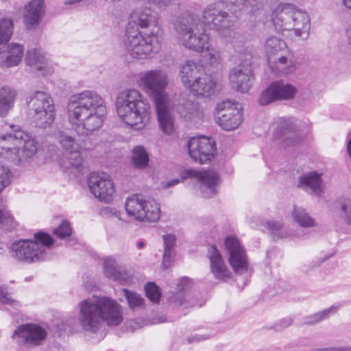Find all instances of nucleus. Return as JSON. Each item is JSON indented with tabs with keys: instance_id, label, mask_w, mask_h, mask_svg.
Listing matches in <instances>:
<instances>
[{
	"instance_id": "1",
	"label": "nucleus",
	"mask_w": 351,
	"mask_h": 351,
	"mask_svg": "<svg viewBox=\"0 0 351 351\" xmlns=\"http://www.w3.org/2000/svg\"><path fill=\"white\" fill-rule=\"evenodd\" d=\"M234 16L217 8L216 3H211L204 8L200 19L197 15L189 14L182 17L176 26L177 38L184 47L195 52L202 53L208 49L210 37L202 25L217 31L223 37L232 36Z\"/></svg>"
},
{
	"instance_id": "2",
	"label": "nucleus",
	"mask_w": 351,
	"mask_h": 351,
	"mask_svg": "<svg viewBox=\"0 0 351 351\" xmlns=\"http://www.w3.org/2000/svg\"><path fill=\"white\" fill-rule=\"evenodd\" d=\"M69 122L82 136H90L103 125L107 108L104 99L96 92L86 90L70 97L67 104Z\"/></svg>"
},
{
	"instance_id": "3",
	"label": "nucleus",
	"mask_w": 351,
	"mask_h": 351,
	"mask_svg": "<svg viewBox=\"0 0 351 351\" xmlns=\"http://www.w3.org/2000/svg\"><path fill=\"white\" fill-rule=\"evenodd\" d=\"M10 127L11 130L0 136V158L27 169L36 157L38 143L19 126Z\"/></svg>"
},
{
	"instance_id": "4",
	"label": "nucleus",
	"mask_w": 351,
	"mask_h": 351,
	"mask_svg": "<svg viewBox=\"0 0 351 351\" xmlns=\"http://www.w3.org/2000/svg\"><path fill=\"white\" fill-rule=\"evenodd\" d=\"M117 113L123 122L136 130L149 123L152 108L148 100L135 88L121 91L116 99Z\"/></svg>"
},
{
	"instance_id": "5",
	"label": "nucleus",
	"mask_w": 351,
	"mask_h": 351,
	"mask_svg": "<svg viewBox=\"0 0 351 351\" xmlns=\"http://www.w3.org/2000/svg\"><path fill=\"white\" fill-rule=\"evenodd\" d=\"M271 19L276 31H293L303 40L308 37L310 18L306 12L298 10L291 3H280L273 11Z\"/></svg>"
},
{
	"instance_id": "6",
	"label": "nucleus",
	"mask_w": 351,
	"mask_h": 351,
	"mask_svg": "<svg viewBox=\"0 0 351 351\" xmlns=\"http://www.w3.org/2000/svg\"><path fill=\"white\" fill-rule=\"evenodd\" d=\"M33 240H19L10 246V254L19 262L32 263L47 258L46 247L53 243V238L43 232L34 234Z\"/></svg>"
},
{
	"instance_id": "7",
	"label": "nucleus",
	"mask_w": 351,
	"mask_h": 351,
	"mask_svg": "<svg viewBox=\"0 0 351 351\" xmlns=\"http://www.w3.org/2000/svg\"><path fill=\"white\" fill-rule=\"evenodd\" d=\"M159 43L158 30L152 29L143 35L137 27L127 26L123 44L127 51L134 58L145 59Z\"/></svg>"
},
{
	"instance_id": "8",
	"label": "nucleus",
	"mask_w": 351,
	"mask_h": 351,
	"mask_svg": "<svg viewBox=\"0 0 351 351\" xmlns=\"http://www.w3.org/2000/svg\"><path fill=\"white\" fill-rule=\"evenodd\" d=\"M28 114L42 128L49 127L54 121L55 112L51 97L46 92L36 91L27 100Z\"/></svg>"
},
{
	"instance_id": "9",
	"label": "nucleus",
	"mask_w": 351,
	"mask_h": 351,
	"mask_svg": "<svg viewBox=\"0 0 351 351\" xmlns=\"http://www.w3.org/2000/svg\"><path fill=\"white\" fill-rule=\"evenodd\" d=\"M204 67H182L180 79L184 85L197 96L210 97L216 90L217 84Z\"/></svg>"
},
{
	"instance_id": "10",
	"label": "nucleus",
	"mask_w": 351,
	"mask_h": 351,
	"mask_svg": "<svg viewBox=\"0 0 351 351\" xmlns=\"http://www.w3.org/2000/svg\"><path fill=\"white\" fill-rule=\"evenodd\" d=\"M125 207L128 216L137 221L156 222L160 217V206L153 199L133 195L128 197Z\"/></svg>"
},
{
	"instance_id": "11",
	"label": "nucleus",
	"mask_w": 351,
	"mask_h": 351,
	"mask_svg": "<svg viewBox=\"0 0 351 351\" xmlns=\"http://www.w3.org/2000/svg\"><path fill=\"white\" fill-rule=\"evenodd\" d=\"M217 123L224 130L237 128L242 122L241 106L239 103L224 101L216 108Z\"/></svg>"
},
{
	"instance_id": "12",
	"label": "nucleus",
	"mask_w": 351,
	"mask_h": 351,
	"mask_svg": "<svg viewBox=\"0 0 351 351\" xmlns=\"http://www.w3.org/2000/svg\"><path fill=\"white\" fill-rule=\"evenodd\" d=\"M88 186L93 195L101 202H110L115 193L113 181L110 175L104 172L90 173Z\"/></svg>"
},
{
	"instance_id": "13",
	"label": "nucleus",
	"mask_w": 351,
	"mask_h": 351,
	"mask_svg": "<svg viewBox=\"0 0 351 351\" xmlns=\"http://www.w3.org/2000/svg\"><path fill=\"white\" fill-rule=\"evenodd\" d=\"M187 148L190 157L201 164L210 161L217 152L215 142L204 136L191 138Z\"/></svg>"
},
{
	"instance_id": "14",
	"label": "nucleus",
	"mask_w": 351,
	"mask_h": 351,
	"mask_svg": "<svg viewBox=\"0 0 351 351\" xmlns=\"http://www.w3.org/2000/svg\"><path fill=\"white\" fill-rule=\"evenodd\" d=\"M78 322L82 329L90 333H97L102 327L98 308L93 300H84L79 304Z\"/></svg>"
},
{
	"instance_id": "15",
	"label": "nucleus",
	"mask_w": 351,
	"mask_h": 351,
	"mask_svg": "<svg viewBox=\"0 0 351 351\" xmlns=\"http://www.w3.org/2000/svg\"><path fill=\"white\" fill-rule=\"evenodd\" d=\"M274 138L282 147L298 144L303 138L297 122L292 118L281 117L274 133Z\"/></svg>"
},
{
	"instance_id": "16",
	"label": "nucleus",
	"mask_w": 351,
	"mask_h": 351,
	"mask_svg": "<svg viewBox=\"0 0 351 351\" xmlns=\"http://www.w3.org/2000/svg\"><path fill=\"white\" fill-rule=\"evenodd\" d=\"M47 336V330L36 324H22L17 327L12 335L19 344L38 346L43 343Z\"/></svg>"
},
{
	"instance_id": "17",
	"label": "nucleus",
	"mask_w": 351,
	"mask_h": 351,
	"mask_svg": "<svg viewBox=\"0 0 351 351\" xmlns=\"http://www.w3.org/2000/svg\"><path fill=\"white\" fill-rule=\"evenodd\" d=\"M183 180L194 178L199 182L201 195L203 197L209 198L216 193V186L219 182L218 174L212 171H199L189 169L183 171L181 174Z\"/></svg>"
},
{
	"instance_id": "18",
	"label": "nucleus",
	"mask_w": 351,
	"mask_h": 351,
	"mask_svg": "<svg viewBox=\"0 0 351 351\" xmlns=\"http://www.w3.org/2000/svg\"><path fill=\"white\" fill-rule=\"evenodd\" d=\"M225 250L229 263L237 274H243L247 269L248 262L245 250L234 236H228L224 242Z\"/></svg>"
},
{
	"instance_id": "19",
	"label": "nucleus",
	"mask_w": 351,
	"mask_h": 351,
	"mask_svg": "<svg viewBox=\"0 0 351 351\" xmlns=\"http://www.w3.org/2000/svg\"><path fill=\"white\" fill-rule=\"evenodd\" d=\"M167 75L161 71H149L141 78L143 85L153 97L155 104L168 101L165 88Z\"/></svg>"
},
{
	"instance_id": "20",
	"label": "nucleus",
	"mask_w": 351,
	"mask_h": 351,
	"mask_svg": "<svg viewBox=\"0 0 351 351\" xmlns=\"http://www.w3.org/2000/svg\"><path fill=\"white\" fill-rule=\"evenodd\" d=\"M98 308L101 322L109 326L119 325L123 320L121 306L115 300L108 297H100L93 299Z\"/></svg>"
},
{
	"instance_id": "21",
	"label": "nucleus",
	"mask_w": 351,
	"mask_h": 351,
	"mask_svg": "<svg viewBox=\"0 0 351 351\" xmlns=\"http://www.w3.org/2000/svg\"><path fill=\"white\" fill-rule=\"evenodd\" d=\"M298 90L293 85L282 81L271 83L262 92L259 103L262 106L278 100H290L295 97Z\"/></svg>"
},
{
	"instance_id": "22",
	"label": "nucleus",
	"mask_w": 351,
	"mask_h": 351,
	"mask_svg": "<svg viewBox=\"0 0 351 351\" xmlns=\"http://www.w3.org/2000/svg\"><path fill=\"white\" fill-rule=\"evenodd\" d=\"M287 44L283 40L276 36L268 38L265 41V51L269 66L287 64Z\"/></svg>"
},
{
	"instance_id": "23",
	"label": "nucleus",
	"mask_w": 351,
	"mask_h": 351,
	"mask_svg": "<svg viewBox=\"0 0 351 351\" xmlns=\"http://www.w3.org/2000/svg\"><path fill=\"white\" fill-rule=\"evenodd\" d=\"M131 25L145 29L151 27L152 29L158 30V35L160 36L161 29L159 25V18L151 8H137L133 10L130 14V22L128 25Z\"/></svg>"
},
{
	"instance_id": "24",
	"label": "nucleus",
	"mask_w": 351,
	"mask_h": 351,
	"mask_svg": "<svg viewBox=\"0 0 351 351\" xmlns=\"http://www.w3.org/2000/svg\"><path fill=\"white\" fill-rule=\"evenodd\" d=\"M58 141L64 149L69 152L67 160L69 165L66 168L74 167L80 169L83 165V158L81 155L82 148L75 142V138L66 133L60 132Z\"/></svg>"
},
{
	"instance_id": "25",
	"label": "nucleus",
	"mask_w": 351,
	"mask_h": 351,
	"mask_svg": "<svg viewBox=\"0 0 351 351\" xmlns=\"http://www.w3.org/2000/svg\"><path fill=\"white\" fill-rule=\"evenodd\" d=\"M207 257L210 261V272L214 278L223 281L228 280L231 276V271L223 260L220 252L215 245L209 247Z\"/></svg>"
},
{
	"instance_id": "26",
	"label": "nucleus",
	"mask_w": 351,
	"mask_h": 351,
	"mask_svg": "<svg viewBox=\"0 0 351 351\" xmlns=\"http://www.w3.org/2000/svg\"><path fill=\"white\" fill-rule=\"evenodd\" d=\"M155 105L160 130L166 135L173 136L176 132L175 117L168 101Z\"/></svg>"
},
{
	"instance_id": "27",
	"label": "nucleus",
	"mask_w": 351,
	"mask_h": 351,
	"mask_svg": "<svg viewBox=\"0 0 351 351\" xmlns=\"http://www.w3.org/2000/svg\"><path fill=\"white\" fill-rule=\"evenodd\" d=\"M229 77L232 87L241 93L247 92L254 80V75L250 67H233Z\"/></svg>"
},
{
	"instance_id": "28",
	"label": "nucleus",
	"mask_w": 351,
	"mask_h": 351,
	"mask_svg": "<svg viewBox=\"0 0 351 351\" xmlns=\"http://www.w3.org/2000/svg\"><path fill=\"white\" fill-rule=\"evenodd\" d=\"M44 0H32L25 6L24 23L28 29L35 28L42 21L45 13Z\"/></svg>"
},
{
	"instance_id": "29",
	"label": "nucleus",
	"mask_w": 351,
	"mask_h": 351,
	"mask_svg": "<svg viewBox=\"0 0 351 351\" xmlns=\"http://www.w3.org/2000/svg\"><path fill=\"white\" fill-rule=\"evenodd\" d=\"M322 174L317 172H308L300 177L298 187L306 191L320 195L322 190Z\"/></svg>"
},
{
	"instance_id": "30",
	"label": "nucleus",
	"mask_w": 351,
	"mask_h": 351,
	"mask_svg": "<svg viewBox=\"0 0 351 351\" xmlns=\"http://www.w3.org/2000/svg\"><path fill=\"white\" fill-rule=\"evenodd\" d=\"M16 91L10 87H0V117H5L13 108Z\"/></svg>"
},
{
	"instance_id": "31",
	"label": "nucleus",
	"mask_w": 351,
	"mask_h": 351,
	"mask_svg": "<svg viewBox=\"0 0 351 351\" xmlns=\"http://www.w3.org/2000/svg\"><path fill=\"white\" fill-rule=\"evenodd\" d=\"M8 51L0 53V58L5 59L6 66H17L22 58L23 47L21 45L12 43Z\"/></svg>"
},
{
	"instance_id": "32",
	"label": "nucleus",
	"mask_w": 351,
	"mask_h": 351,
	"mask_svg": "<svg viewBox=\"0 0 351 351\" xmlns=\"http://www.w3.org/2000/svg\"><path fill=\"white\" fill-rule=\"evenodd\" d=\"M149 154L142 145L135 146L132 152V164L138 169H145L149 164Z\"/></svg>"
},
{
	"instance_id": "33",
	"label": "nucleus",
	"mask_w": 351,
	"mask_h": 351,
	"mask_svg": "<svg viewBox=\"0 0 351 351\" xmlns=\"http://www.w3.org/2000/svg\"><path fill=\"white\" fill-rule=\"evenodd\" d=\"M164 241V254L163 265L165 267H169L174 256V246L176 243V237L174 234H168L163 235Z\"/></svg>"
},
{
	"instance_id": "34",
	"label": "nucleus",
	"mask_w": 351,
	"mask_h": 351,
	"mask_svg": "<svg viewBox=\"0 0 351 351\" xmlns=\"http://www.w3.org/2000/svg\"><path fill=\"white\" fill-rule=\"evenodd\" d=\"M49 59V56L40 49L28 50L25 58L27 66L46 64Z\"/></svg>"
},
{
	"instance_id": "35",
	"label": "nucleus",
	"mask_w": 351,
	"mask_h": 351,
	"mask_svg": "<svg viewBox=\"0 0 351 351\" xmlns=\"http://www.w3.org/2000/svg\"><path fill=\"white\" fill-rule=\"evenodd\" d=\"M292 217L293 221L301 227L311 228L316 226L315 221L303 208L295 207Z\"/></svg>"
},
{
	"instance_id": "36",
	"label": "nucleus",
	"mask_w": 351,
	"mask_h": 351,
	"mask_svg": "<svg viewBox=\"0 0 351 351\" xmlns=\"http://www.w3.org/2000/svg\"><path fill=\"white\" fill-rule=\"evenodd\" d=\"M340 306L333 305L322 311L317 312L306 318L305 324L308 325L315 324L322 320L329 317L330 315L335 314L339 309Z\"/></svg>"
},
{
	"instance_id": "37",
	"label": "nucleus",
	"mask_w": 351,
	"mask_h": 351,
	"mask_svg": "<svg viewBox=\"0 0 351 351\" xmlns=\"http://www.w3.org/2000/svg\"><path fill=\"white\" fill-rule=\"evenodd\" d=\"M253 56L250 50L247 49L235 50L232 56L231 61L237 66H251L253 64Z\"/></svg>"
},
{
	"instance_id": "38",
	"label": "nucleus",
	"mask_w": 351,
	"mask_h": 351,
	"mask_svg": "<svg viewBox=\"0 0 351 351\" xmlns=\"http://www.w3.org/2000/svg\"><path fill=\"white\" fill-rule=\"evenodd\" d=\"M337 212L346 224L351 225V198L339 200L337 203Z\"/></svg>"
},
{
	"instance_id": "39",
	"label": "nucleus",
	"mask_w": 351,
	"mask_h": 351,
	"mask_svg": "<svg viewBox=\"0 0 351 351\" xmlns=\"http://www.w3.org/2000/svg\"><path fill=\"white\" fill-rule=\"evenodd\" d=\"M267 226L274 239H285L293 237V234L289 230L282 229V225L280 221H269L267 222Z\"/></svg>"
},
{
	"instance_id": "40",
	"label": "nucleus",
	"mask_w": 351,
	"mask_h": 351,
	"mask_svg": "<svg viewBox=\"0 0 351 351\" xmlns=\"http://www.w3.org/2000/svg\"><path fill=\"white\" fill-rule=\"evenodd\" d=\"M13 23L10 19L3 18L0 20V45H5L11 38Z\"/></svg>"
},
{
	"instance_id": "41",
	"label": "nucleus",
	"mask_w": 351,
	"mask_h": 351,
	"mask_svg": "<svg viewBox=\"0 0 351 351\" xmlns=\"http://www.w3.org/2000/svg\"><path fill=\"white\" fill-rule=\"evenodd\" d=\"M117 266V261L111 256L105 257L103 259L104 271L108 278H116Z\"/></svg>"
},
{
	"instance_id": "42",
	"label": "nucleus",
	"mask_w": 351,
	"mask_h": 351,
	"mask_svg": "<svg viewBox=\"0 0 351 351\" xmlns=\"http://www.w3.org/2000/svg\"><path fill=\"white\" fill-rule=\"evenodd\" d=\"M123 291L131 308L140 307L143 304L144 300L139 294L125 289H123Z\"/></svg>"
},
{
	"instance_id": "43",
	"label": "nucleus",
	"mask_w": 351,
	"mask_h": 351,
	"mask_svg": "<svg viewBox=\"0 0 351 351\" xmlns=\"http://www.w3.org/2000/svg\"><path fill=\"white\" fill-rule=\"evenodd\" d=\"M145 291L147 298L152 302L158 303L160 299L158 287L154 282H147L145 285Z\"/></svg>"
},
{
	"instance_id": "44",
	"label": "nucleus",
	"mask_w": 351,
	"mask_h": 351,
	"mask_svg": "<svg viewBox=\"0 0 351 351\" xmlns=\"http://www.w3.org/2000/svg\"><path fill=\"white\" fill-rule=\"evenodd\" d=\"M0 225L6 228H11L14 226L12 215L6 209L4 205L0 204Z\"/></svg>"
},
{
	"instance_id": "45",
	"label": "nucleus",
	"mask_w": 351,
	"mask_h": 351,
	"mask_svg": "<svg viewBox=\"0 0 351 351\" xmlns=\"http://www.w3.org/2000/svg\"><path fill=\"white\" fill-rule=\"evenodd\" d=\"M226 3L237 6L239 9L242 7L251 6L252 10L254 8H258L262 5V3L256 0H223Z\"/></svg>"
},
{
	"instance_id": "46",
	"label": "nucleus",
	"mask_w": 351,
	"mask_h": 351,
	"mask_svg": "<svg viewBox=\"0 0 351 351\" xmlns=\"http://www.w3.org/2000/svg\"><path fill=\"white\" fill-rule=\"evenodd\" d=\"M72 229L67 221H63L58 227L53 229V233L60 239H64L71 234Z\"/></svg>"
},
{
	"instance_id": "47",
	"label": "nucleus",
	"mask_w": 351,
	"mask_h": 351,
	"mask_svg": "<svg viewBox=\"0 0 351 351\" xmlns=\"http://www.w3.org/2000/svg\"><path fill=\"white\" fill-rule=\"evenodd\" d=\"M11 178L10 170L4 165H0V193L10 184Z\"/></svg>"
},
{
	"instance_id": "48",
	"label": "nucleus",
	"mask_w": 351,
	"mask_h": 351,
	"mask_svg": "<svg viewBox=\"0 0 351 351\" xmlns=\"http://www.w3.org/2000/svg\"><path fill=\"white\" fill-rule=\"evenodd\" d=\"M0 302L12 306L19 305L18 302L11 298L7 288L5 287H0Z\"/></svg>"
},
{
	"instance_id": "49",
	"label": "nucleus",
	"mask_w": 351,
	"mask_h": 351,
	"mask_svg": "<svg viewBox=\"0 0 351 351\" xmlns=\"http://www.w3.org/2000/svg\"><path fill=\"white\" fill-rule=\"evenodd\" d=\"M206 50L208 52V58L210 60V64H219L221 61V56L220 51L216 48L210 47V44L208 45V49H206Z\"/></svg>"
},
{
	"instance_id": "50",
	"label": "nucleus",
	"mask_w": 351,
	"mask_h": 351,
	"mask_svg": "<svg viewBox=\"0 0 351 351\" xmlns=\"http://www.w3.org/2000/svg\"><path fill=\"white\" fill-rule=\"evenodd\" d=\"M101 214L103 215V216L107 218H117L119 220H121V213L114 208L106 206L102 208Z\"/></svg>"
},
{
	"instance_id": "51",
	"label": "nucleus",
	"mask_w": 351,
	"mask_h": 351,
	"mask_svg": "<svg viewBox=\"0 0 351 351\" xmlns=\"http://www.w3.org/2000/svg\"><path fill=\"white\" fill-rule=\"evenodd\" d=\"M293 323V319L290 317H284L278 320L274 326V329L276 331H281L289 327Z\"/></svg>"
},
{
	"instance_id": "52",
	"label": "nucleus",
	"mask_w": 351,
	"mask_h": 351,
	"mask_svg": "<svg viewBox=\"0 0 351 351\" xmlns=\"http://www.w3.org/2000/svg\"><path fill=\"white\" fill-rule=\"evenodd\" d=\"M159 8H165L170 5L172 0H147Z\"/></svg>"
},
{
	"instance_id": "53",
	"label": "nucleus",
	"mask_w": 351,
	"mask_h": 351,
	"mask_svg": "<svg viewBox=\"0 0 351 351\" xmlns=\"http://www.w3.org/2000/svg\"><path fill=\"white\" fill-rule=\"evenodd\" d=\"M189 282V278L186 277H183L180 279L179 282L178 284V291H183L186 290L188 287V284Z\"/></svg>"
},
{
	"instance_id": "54",
	"label": "nucleus",
	"mask_w": 351,
	"mask_h": 351,
	"mask_svg": "<svg viewBox=\"0 0 351 351\" xmlns=\"http://www.w3.org/2000/svg\"><path fill=\"white\" fill-rule=\"evenodd\" d=\"M313 351H351V346H340L324 349H316Z\"/></svg>"
},
{
	"instance_id": "55",
	"label": "nucleus",
	"mask_w": 351,
	"mask_h": 351,
	"mask_svg": "<svg viewBox=\"0 0 351 351\" xmlns=\"http://www.w3.org/2000/svg\"><path fill=\"white\" fill-rule=\"evenodd\" d=\"M208 338V336L200 335H193L188 339V341L189 343L199 342L202 340L207 339Z\"/></svg>"
},
{
	"instance_id": "56",
	"label": "nucleus",
	"mask_w": 351,
	"mask_h": 351,
	"mask_svg": "<svg viewBox=\"0 0 351 351\" xmlns=\"http://www.w3.org/2000/svg\"><path fill=\"white\" fill-rule=\"evenodd\" d=\"M346 34L348 42L351 45V23L349 25L348 27L346 29Z\"/></svg>"
},
{
	"instance_id": "57",
	"label": "nucleus",
	"mask_w": 351,
	"mask_h": 351,
	"mask_svg": "<svg viewBox=\"0 0 351 351\" xmlns=\"http://www.w3.org/2000/svg\"><path fill=\"white\" fill-rule=\"evenodd\" d=\"M178 183H179V180H178V179L172 180H171V181L167 182L165 184V186L166 188H169V187H171V186H174V185H176V184H178Z\"/></svg>"
},
{
	"instance_id": "58",
	"label": "nucleus",
	"mask_w": 351,
	"mask_h": 351,
	"mask_svg": "<svg viewBox=\"0 0 351 351\" xmlns=\"http://www.w3.org/2000/svg\"><path fill=\"white\" fill-rule=\"evenodd\" d=\"M343 3L347 8L351 9V0H343Z\"/></svg>"
},
{
	"instance_id": "59",
	"label": "nucleus",
	"mask_w": 351,
	"mask_h": 351,
	"mask_svg": "<svg viewBox=\"0 0 351 351\" xmlns=\"http://www.w3.org/2000/svg\"><path fill=\"white\" fill-rule=\"evenodd\" d=\"M195 64V62L192 60H189L186 62V64L185 66H193Z\"/></svg>"
},
{
	"instance_id": "60",
	"label": "nucleus",
	"mask_w": 351,
	"mask_h": 351,
	"mask_svg": "<svg viewBox=\"0 0 351 351\" xmlns=\"http://www.w3.org/2000/svg\"><path fill=\"white\" fill-rule=\"evenodd\" d=\"M325 260H322V261H317L314 265L313 267H318Z\"/></svg>"
},
{
	"instance_id": "61",
	"label": "nucleus",
	"mask_w": 351,
	"mask_h": 351,
	"mask_svg": "<svg viewBox=\"0 0 351 351\" xmlns=\"http://www.w3.org/2000/svg\"><path fill=\"white\" fill-rule=\"evenodd\" d=\"M137 245L138 248H142L144 245V243L143 242H139Z\"/></svg>"
},
{
	"instance_id": "62",
	"label": "nucleus",
	"mask_w": 351,
	"mask_h": 351,
	"mask_svg": "<svg viewBox=\"0 0 351 351\" xmlns=\"http://www.w3.org/2000/svg\"><path fill=\"white\" fill-rule=\"evenodd\" d=\"M167 58H168V59H170V58H171V56H169L167 57ZM165 64H166L167 65H168V64H170V62L169 61V60H167V62H166Z\"/></svg>"
},
{
	"instance_id": "63",
	"label": "nucleus",
	"mask_w": 351,
	"mask_h": 351,
	"mask_svg": "<svg viewBox=\"0 0 351 351\" xmlns=\"http://www.w3.org/2000/svg\"><path fill=\"white\" fill-rule=\"evenodd\" d=\"M37 68V70L38 71H42L43 69H44L45 67H41V66H39V67H36Z\"/></svg>"
},
{
	"instance_id": "64",
	"label": "nucleus",
	"mask_w": 351,
	"mask_h": 351,
	"mask_svg": "<svg viewBox=\"0 0 351 351\" xmlns=\"http://www.w3.org/2000/svg\"><path fill=\"white\" fill-rule=\"evenodd\" d=\"M185 105H186V106H193V104H191V103H186Z\"/></svg>"
}]
</instances>
